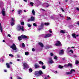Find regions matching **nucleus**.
I'll list each match as a JSON object with an SVG mask.
<instances>
[{
	"label": "nucleus",
	"instance_id": "nucleus-1",
	"mask_svg": "<svg viewBox=\"0 0 79 79\" xmlns=\"http://www.w3.org/2000/svg\"><path fill=\"white\" fill-rule=\"evenodd\" d=\"M16 29L18 31H20L21 30L23 32L24 31V27H21V26L20 25L18 26Z\"/></svg>",
	"mask_w": 79,
	"mask_h": 79
},
{
	"label": "nucleus",
	"instance_id": "nucleus-2",
	"mask_svg": "<svg viewBox=\"0 0 79 79\" xmlns=\"http://www.w3.org/2000/svg\"><path fill=\"white\" fill-rule=\"evenodd\" d=\"M10 47L11 48H12V49H13V50H16L17 49L16 45H15V44L14 43Z\"/></svg>",
	"mask_w": 79,
	"mask_h": 79
},
{
	"label": "nucleus",
	"instance_id": "nucleus-3",
	"mask_svg": "<svg viewBox=\"0 0 79 79\" xmlns=\"http://www.w3.org/2000/svg\"><path fill=\"white\" fill-rule=\"evenodd\" d=\"M57 43H56L55 44V45L56 46H61L62 45H61V42H60L59 41H57Z\"/></svg>",
	"mask_w": 79,
	"mask_h": 79
},
{
	"label": "nucleus",
	"instance_id": "nucleus-4",
	"mask_svg": "<svg viewBox=\"0 0 79 79\" xmlns=\"http://www.w3.org/2000/svg\"><path fill=\"white\" fill-rule=\"evenodd\" d=\"M5 10V9L3 8L2 9V11H1L2 15L3 16H5L6 15Z\"/></svg>",
	"mask_w": 79,
	"mask_h": 79
},
{
	"label": "nucleus",
	"instance_id": "nucleus-5",
	"mask_svg": "<svg viewBox=\"0 0 79 79\" xmlns=\"http://www.w3.org/2000/svg\"><path fill=\"white\" fill-rule=\"evenodd\" d=\"M50 36H52V34L50 33L47 34L44 36V38H47V37H49Z\"/></svg>",
	"mask_w": 79,
	"mask_h": 79
},
{
	"label": "nucleus",
	"instance_id": "nucleus-6",
	"mask_svg": "<svg viewBox=\"0 0 79 79\" xmlns=\"http://www.w3.org/2000/svg\"><path fill=\"white\" fill-rule=\"evenodd\" d=\"M35 20V19L33 16L31 17V19H28V21H34Z\"/></svg>",
	"mask_w": 79,
	"mask_h": 79
},
{
	"label": "nucleus",
	"instance_id": "nucleus-7",
	"mask_svg": "<svg viewBox=\"0 0 79 79\" xmlns=\"http://www.w3.org/2000/svg\"><path fill=\"white\" fill-rule=\"evenodd\" d=\"M23 66L24 67L23 68V69H25V68H27V66H28L27 64L26 63H23Z\"/></svg>",
	"mask_w": 79,
	"mask_h": 79
},
{
	"label": "nucleus",
	"instance_id": "nucleus-8",
	"mask_svg": "<svg viewBox=\"0 0 79 79\" xmlns=\"http://www.w3.org/2000/svg\"><path fill=\"white\" fill-rule=\"evenodd\" d=\"M64 66H67V67H69V66L70 67H72L73 66V64H72L69 63L67 65L66 64H65L64 65Z\"/></svg>",
	"mask_w": 79,
	"mask_h": 79
},
{
	"label": "nucleus",
	"instance_id": "nucleus-9",
	"mask_svg": "<svg viewBox=\"0 0 79 79\" xmlns=\"http://www.w3.org/2000/svg\"><path fill=\"white\" fill-rule=\"evenodd\" d=\"M21 37L22 39H27V37L26 35H21Z\"/></svg>",
	"mask_w": 79,
	"mask_h": 79
},
{
	"label": "nucleus",
	"instance_id": "nucleus-10",
	"mask_svg": "<svg viewBox=\"0 0 79 79\" xmlns=\"http://www.w3.org/2000/svg\"><path fill=\"white\" fill-rule=\"evenodd\" d=\"M63 53H64V51H63V50H61L59 52V55H63Z\"/></svg>",
	"mask_w": 79,
	"mask_h": 79
},
{
	"label": "nucleus",
	"instance_id": "nucleus-11",
	"mask_svg": "<svg viewBox=\"0 0 79 79\" xmlns=\"http://www.w3.org/2000/svg\"><path fill=\"white\" fill-rule=\"evenodd\" d=\"M38 44L39 45H40L41 47H42V48H43V47H44V44H42V43L39 42L38 43Z\"/></svg>",
	"mask_w": 79,
	"mask_h": 79
},
{
	"label": "nucleus",
	"instance_id": "nucleus-12",
	"mask_svg": "<svg viewBox=\"0 0 79 79\" xmlns=\"http://www.w3.org/2000/svg\"><path fill=\"white\" fill-rule=\"evenodd\" d=\"M34 66L35 68H37L40 67V66H39V65L38 64L37 65V64H35Z\"/></svg>",
	"mask_w": 79,
	"mask_h": 79
},
{
	"label": "nucleus",
	"instance_id": "nucleus-13",
	"mask_svg": "<svg viewBox=\"0 0 79 79\" xmlns=\"http://www.w3.org/2000/svg\"><path fill=\"white\" fill-rule=\"evenodd\" d=\"M6 65L7 68H10L11 67V65L9 64L8 63H6Z\"/></svg>",
	"mask_w": 79,
	"mask_h": 79
},
{
	"label": "nucleus",
	"instance_id": "nucleus-14",
	"mask_svg": "<svg viewBox=\"0 0 79 79\" xmlns=\"http://www.w3.org/2000/svg\"><path fill=\"white\" fill-rule=\"evenodd\" d=\"M76 34L73 33L72 35V36L73 37V38L74 39H76Z\"/></svg>",
	"mask_w": 79,
	"mask_h": 79
},
{
	"label": "nucleus",
	"instance_id": "nucleus-15",
	"mask_svg": "<svg viewBox=\"0 0 79 79\" xmlns=\"http://www.w3.org/2000/svg\"><path fill=\"white\" fill-rule=\"evenodd\" d=\"M0 28L1 32H3V29L2 28V27L1 23H0Z\"/></svg>",
	"mask_w": 79,
	"mask_h": 79
},
{
	"label": "nucleus",
	"instance_id": "nucleus-16",
	"mask_svg": "<svg viewBox=\"0 0 79 79\" xmlns=\"http://www.w3.org/2000/svg\"><path fill=\"white\" fill-rule=\"evenodd\" d=\"M22 37H21V36H19L18 37V39L19 41H21V40H22Z\"/></svg>",
	"mask_w": 79,
	"mask_h": 79
},
{
	"label": "nucleus",
	"instance_id": "nucleus-17",
	"mask_svg": "<svg viewBox=\"0 0 79 79\" xmlns=\"http://www.w3.org/2000/svg\"><path fill=\"white\" fill-rule=\"evenodd\" d=\"M38 74H40V75H42V74H43V72H42V71L40 70L38 72Z\"/></svg>",
	"mask_w": 79,
	"mask_h": 79
},
{
	"label": "nucleus",
	"instance_id": "nucleus-18",
	"mask_svg": "<svg viewBox=\"0 0 79 79\" xmlns=\"http://www.w3.org/2000/svg\"><path fill=\"white\" fill-rule=\"evenodd\" d=\"M44 23H41L40 26V27L44 29Z\"/></svg>",
	"mask_w": 79,
	"mask_h": 79
},
{
	"label": "nucleus",
	"instance_id": "nucleus-19",
	"mask_svg": "<svg viewBox=\"0 0 79 79\" xmlns=\"http://www.w3.org/2000/svg\"><path fill=\"white\" fill-rule=\"evenodd\" d=\"M49 62L50 64H52V63H53V60H52V59H51V60L49 61Z\"/></svg>",
	"mask_w": 79,
	"mask_h": 79
},
{
	"label": "nucleus",
	"instance_id": "nucleus-20",
	"mask_svg": "<svg viewBox=\"0 0 79 79\" xmlns=\"http://www.w3.org/2000/svg\"><path fill=\"white\" fill-rule=\"evenodd\" d=\"M10 23L11 24V26H13L15 25V23L13 22Z\"/></svg>",
	"mask_w": 79,
	"mask_h": 79
},
{
	"label": "nucleus",
	"instance_id": "nucleus-21",
	"mask_svg": "<svg viewBox=\"0 0 79 79\" xmlns=\"http://www.w3.org/2000/svg\"><path fill=\"white\" fill-rule=\"evenodd\" d=\"M32 13L33 15H35V11H34V10H33L32 11Z\"/></svg>",
	"mask_w": 79,
	"mask_h": 79
},
{
	"label": "nucleus",
	"instance_id": "nucleus-22",
	"mask_svg": "<svg viewBox=\"0 0 79 79\" xmlns=\"http://www.w3.org/2000/svg\"><path fill=\"white\" fill-rule=\"evenodd\" d=\"M11 22H15V19H14V18H12L11 19Z\"/></svg>",
	"mask_w": 79,
	"mask_h": 79
},
{
	"label": "nucleus",
	"instance_id": "nucleus-23",
	"mask_svg": "<svg viewBox=\"0 0 79 79\" xmlns=\"http://www.w3.org/2000/svg\"><path fill=\"white\" fill-rule=\"evenodd\" d=\"M60 33H61L62 34H64L65 33V31L63 30H61L60 31Z\"/></svg>",
	"mask_w": 79,
	"mask_h": 79
},
{
	"label": "nucleus",
	"instance_id": "nucleus-24",
	"mask_svg": "<svg viewBox=\"0 0 79 79\" xmlns=\"http://www.w3.org/2000/svg\"><path fill=\"white\" fill-rule=\"evenodd\" d=\"M39 64H41L42 65H44V62H42L41 61H40L39 62Z\"/></svg>",
	"mask_w": 79,
	"mask_h": 79
},
{
	"label": "nucleus",
	"instance_id": "nucleus-25",
	"mask_svg": "<svg viewBox=\"0 0 79 79\" xmlns=\"http://www.w3.org/2000/svg\"><path fill=\"white\" fill-rule=\"evenodd\" d=\"M59 68H60V69H62L63 68V66H61L60 65H59L58 66Z\"/></svg>",
	"mask_w": 79,
	"mask_h": 79
},
{
	"label": "nucleus",
	"instance_id": "nucleus-26",
	"mask_svg": "<svg viewBox=\"0 0 79 79\" xmlns=\"http://www.w3.org/2000/svg\"><path fill=\"white\" fill-rule=\"evenodd\" d=\"M50 23H45L44 24L45 26H48Z\"/></svg>",
	"mask_w": 79,
	"mask_h": 79
},
{
	"label": "nucleus",
	"instance_id": "nucleus-27",
	"mask_svg": "<svg viewBox=\"0 0 79 79\" xmlns=\"http://www.w3.org/2000/svg\"><path fill=\"white\" fill-rule=\"evenodd\" d=\"M22 13V10H20L18 11V14H20Z\"/></svg>",
	"mask_w": 79,
	"mask_h": 79
},
{
	"label": "nucleus",
	"instance_id": "nucleus-28",
	"mask_svg": "<svg viewBox=\"0 0 79 79\" xmlns=\"http://www.w3.org/2000/svg\"><path fill=\"white\" fill-rule=\"evenodd\" d=\"M25 55L27 56V55H29V52H25Z\"/></svg>",
	"mask_w": 79,
	"mask_h": 79
},
{
	"label": "nucleus",
	"instance_id": "nucleus-29",
	"mask_svg": "<svg viewBox=\"0 0 79 79\" xmlns=\"http://www.w3.org/2000/svg\"><path fill=\"white\" fill-rule=\"evenodd\" d=\"M66 74H68V75L69 74H72V72H67L66 73Z\"/></svg>",
	"mask_w": 79,
	"mask_h": 79
},
{
	"label": "nucleus",
	"instance_id": "nucleus-30",
	"mask_svg": "<svg viewBox=\"0 0 79 79\" xmlns=\"http://www.w3.org/2000/svg\"><path fill=\"white\" fill-rule=\"evenodd\" d=\"M30 4L31 5V6H33L34 3H33L32 2H30Z\"/></svg>",
	"mask_w": 79,
	"mask_h": 79
},
{
	"label": "nucleus",
	"instance_id": "nucleus-31",
	"mask_svg": "<svg viewBox=\"0 0 79 79\" xmlns=\"http://www.w3.org/2000/svg\"><path fill=\"white\" fill-rule=\"evenodd\" d=\"M75 64H79V61L78 60H76Z\"/></svg>",
	"mask_w": 79,
	"mask_h": 79
},
{
	"label": "nucleus",
	"instance_id": "nucleus-32",
	"mask_svg": "<svg viewBox=\"0 0 79 79\" xmlns=\"http://www.w3.org/2000/svg\"><path fill=\"white\" fill-rule=\"evenodd\" d=\"M21 24L22 25V26L24 25V22H21Z\"/></svg>",
	"mask_w": 79,
	"mask_h": 79
},
{
	"label": "nucleus",
	"instance_id": "nucleus-33",
	"mask_svg": "<svg viewBox=\"0 0 79 79\" xmlns=\"http://www.w3.org/2000/svg\"><path fill=\"white\" fill-rule=\"evenodd\" d=\"M73 71L74 72H76V71L74 69H71V70L70 71V72H73Z\"/></svg>",
	"mask_w": 79,
	"mask_h": 79
},
{
	"label": "nucleus",
	"instance_id": "nucleus-34",
	"mask_svg": "<svg viewBox=\"0 0 79 79\" xmlns=\"http://www.w3.org/2000/svg\"><path fill=\"white\" fill-rule=\"evenodd\" d=\"M34 74L35 76H38V75H39V73L37 72H35L34 73Z\"/></svg>",
	"mask_w": 79,
	"mask_h": 79
},
{
	"label": "nucleus",
	"instance_id": "nucleus-35",
	"mask_svg": "<svg viewBox=\"0 0 79 79\" xmlns=\"http://www.w3.org/2000/svg\"><path fill=\"white\" fill-rule=\"evenodd\" d=\"M22 47H23L24 48L25 47V44L24 43H23L22 44Z\"/></svg>",
	"mask_w": 79,
	"mask_h": 79
},
{
	"label": "nucleus",
	"instance_id": "nucleus-36",
	"mask_svg": "<svg viewBox=\"0 0 79 79\" xmlns=\"http://www.w3.org/2000/svg\"><path fill=\"white\" fill-rule=\"evenodd\" d=\"M10 56H11V57H14V56H13V55H12L11 54H10L9 55Z\"/></svg>",
	"mask_w": 79,
	"mask_h": 79
},
{
	"label": "nucleus",
	"instance_id": "nucleus-37",
	"mask_svg": "<svg viewBox=\"0 0 79 79\" xmlns=\"http://www.w3.org/2000/svg\"><path fill=\"white\" fill-rule=\"evenodd\" d=\"M42 69H45V65H44L42 66Z\"/></svg>",
	"mask_w": 79,
	"mask_h": 79
},
{
	"label": "nucleus",
	"instance_id": "nucleus-38",
	"mask_svg": "<svg viewBox=\"0 0 79 79\" xmlns=\"http://www.w3.org/2000/svg\"><path fill=\"white\" fill-rule=\"evenodd\" d=\"M29 71L31 72V73H32L33 71L32 69L31 68L30 69H29Z\"/></svg>",
	"mask_w": 79,
	"mask_h": 79
},
{
	"label": "nucleus",
	"instance_id": "nucleus-39",
	"mask_svg": "<svg viewBox=\"0 0 79 79\" xmlns=\"http://www.w3.org/2000/svg\"><path fill=\"white\" fill-rule=\"evenodd\" d=\"M33 25L34 26H35V27L37 26V24L35 23H34L33 24Z\"/></svg>",
	"mask_w": 79,
	"mask_h": 79
},
{
	"label": "nucleus",
	"instance_id": "nucleus-40",
	"mask_svg": "<svg viewBox=\"0 0 79 79\" xmlns=\"http://www.w3.org/2000/svg\"><path fill=\"white\" fill-rule=\"evenodd\" d=\"M42 29H43V28L41 27V28H38V30L39 31H40V30H42Z\"/></svg>",
	"mask_w": 79,
	"mask_h": 79
},
{
	"label": "nucleus",
	"instance_id": "nucleus-41",
	"mask_svg": "<svg viewBox=\"0 0 79 79\" xmlns=\"http://www.w3.org/2000/svg\"><path fill=\"white\" fill-rule=\"evenodd\" d=\"M70 52L73 53V52H74V51H73L72 50H70V51H69V52Z\"/></svg>",
	"mask_w": 79,
	"mask_h": 79
},
{
	"label": "nucleus",
	"instance_id": "nucleus-42",
	"mask_svg": "<svg viewBox=\"0 0 79 79\" xmlns=\"http://www.w3.org/2000/svg\"><path fill=\"white\" fill-rule=\"evenodd\" d=\"M61 9L60 10H62V11L63 12H64V10H63V9L61 7L60 8Z\"/></svg>",
	"mask_w": 79,
	"mask_h": 79
},
{
	"label": "nucleus",
	"instance_id": "nucleus-43",
	"mask_svg": "<svg viewBox=\"0 0 79 79\" xmlns=\"http://www.w3.org/2000/svg\"><path fill=\"white\" fill-rule=\"evenodd\" d=\"M62 61H65V60H66V58H65V57L62 58Z\"/></svg>",
	"mask_w": 79,
	"mask_h": 79
},
{
	"label": "nucleus",
	"instance_id": "nucleus-44",
	"mask_svg": "<svg viewBox=\"0 0 79 79\" xmlns=\"http://www.w3.org/2000/svg\"><path fill=\"white\" fill-rule=\"evenodd\" d=\"M27 26L28 27H31V25L30 24H28Z\"/></svg>",
	"mask_w": 79,
	"mask_h": 79
},
{
	"label": "nucleus",
	"instance_id": "nucleus-45",
	"mask_svg": "<svg viewBox=\"0 0 79 79\" xmlns=\"http://www.w3.org/2000/svg\"><path fill=\"white\" fill-rule=\"evenodd\" d=\"M54 58L55 60H57V56H54Z\"/></svg>",
	"mask_w": 79,
	"mask_h": 79
},
{
	"label": "nucleus",
	"instance_id": "nucleus-46",
	"mask_svg": "<svg viewBox=\"0 0 79 79\" xmlns=\"http://www.w3.org/2000/svg\"><path fill=\"white\" fill-rule=\"evenodd\" d=\"M50 55H51V56H53V54L52 53H51Z\"/></svg>",
	"mask_w": 79,
	"mask_h": 79
},
{
	"label": "nucleus",
	"instance_id": "nucleus-47",
	"mask_svg": "<svg viewBox=\"0 0 79 79\" xmlns=\"http://www.w3.org/2000/svg\"><path fill=\"white\" fill-rule=\"evenodd\" d=\"M32 51H33V52L35 51V49L33 48L32 49Z\"/></svg>",
	"mask_w": 79,
	"mask_h": 79
},
{
	"label": "nucleus",
	"instance_id": "nucleus-48",
	"mask_svg": "<svg viewBox=\"0 0 79 79\" xmlns=\"http://www.w3.org/2000/svg\"><path fill=\"white\" fill-rule=\"evenodd\" d=\"M68 19H71L70 17H67Z\"/></svg>",
	"mask_w": 79,
	"mask_h": 79
},
{
	"label": "nucleus",
	"instance_id": "nucleus-49",
	"mask_svg": "<svg viewBox=\"0 0 79 79\" xmlns=\"http://www.w3.org/2000/svg\"><path fill=\"white\" fill-rule=\"evenodd\" d=\"M8 36L9 37H11V35L10 34H8Z\"/></svg>",
	"mask_w": 79,
	"mask_h": 79
},
{
	"label": "nucleus",
	"instance_id": "nucleus-50",
	"mask_svg": "<svg viewBox=\"0 0 79 79\" xmlns=\"http://www.w3.org/2000/svg\"><path fill=\"white\" fill-rule=\"evenodd\" d=\"M49 6L50 5L49 4H48V5L46 6V7L47 8L48 7V6Z\"/></svg>",
	"mask_w": 79,
	"mask_h": 79
},
{
	"label": "nucleus",
	"instance_id": "nucleus-51",
	"mask_svg": "<svg viewBox=\"0 0 79 79\" xmlns=\"http://www.w3.org/2000/svg\"><path fill=\"white\" fill-rule=\"evenodd\" d=\"M17 79H22V78H21V77H18Z\"/></svg>",
	"mask_w": 79,
	"mask_h": 79
},
{
	"label": "nucleus",
	"instance_id": "nucleus-52",
	"mask_svg": "<svg viewBox=\"0 0 79 79\" xmlns=\"http://www.w3.org/2000/svg\"><path fill=\"white\" fill-rule=\"evenodd\" d=\"M4 71L5 72V73H6V72H7V70H6V69H5L4 70Z\"/></svg>",
	"mask_w": 79,
	"mask_h": 79
},
{
	"label": "nucleus",
	"instance_id": "nucleus-53",
	"mask_svg": "<svg viewBox=\"0 0 79 79\" xmlns=\"http://www.w3.org/2000/svg\"><path fill=\"white\" fill-rule=\"evenodd\" d=\"M77 10L78 11H79V9L78 8V7H77Z\"/></svg>",
	"mask_w": 79,
	"mask_h": 79
},
{
	"label": "nucleus",
	"instance_id": "nucleus-54",
	"mask_svg": "<svg viewBox=\"0 0 79 79\" xmlns=\"http://www.w3.org/2000/svg\"><path fill=\"white\" fill-rule=\"evenodd\" d=\"M49 32L50 33H52V31L51 30H49Z\"/></svg>",
	"mask_w": 79,
	"mask_h": 79
},
{
	"label": "nucleus",
	"instance_id": "nucleus-55",
	"mask_svg": "<svg viewBox=\"0 0 79 79\" xmlns=\"http://www.w3.org/2000/svg\"><path fill=\"white\" fill-rule=\"evenodd\" d=\"M23 0V1H24V2H27V0Z\"/></svg>",
	"mask_w": 79,
	"mask_h": 79
},
{
	"label": "nucleus",
	"instance_id": "nucleus-56",
	"mask_svg": "<svg viewBox=\"0 0 79 79\" xmlns=\"http://www.w3.org/2000/svg\"><path fill=\"white\" fill-rule=\"evenodd\" d=\"M41 10H42V11H45V10L44 9H42Z\"/></svg>",
	"mask_w": 79,
	"mask_h": 79
},
{
	"label": "nucleus",
	"instance_id": "nucleus-57",
	"mask_svg": "<svg viewBox=\"0 0 79 79\" xmlns=\"http://www.w3.org/2000/svg\"><path fill=\"white\" fill-rule=\"evenodd\" d=\"M73 56L74 57H77V56L76 55H74Z\"/></svg>",
	"mask_w": 79,
	"mask_h": 79
},
{
	"label": "nucleus",
	"instance_id": "nucleus-58",
	"mask_svg": "<svg viewBox=\"0 0 79 79\" xmlns=\"http://www.w3.org/2000/svg\"><path fill=\"white\" fill-rule=\"evenodd\" d=\"M2 41L3 42H5V40H3Z\"/></svg>",
	"mask_w": 79,
	"mask_h": 79
},
{
	"label": "nucleus",
	"instance_id": "nucleus-59",
	"mask_svg": "<svg viewBox=\"0 0 79 79\" xmlns=\"http://www.w3.org/2000/svg\"><path fill=\"white\" fill-rule=\"evenodd\" d=\"M10 64H13V63H12V62H10Z\"/></svg>",
	"mask_w": 79,
	"mask_h": 79
},
{
	"label": "nucleus",
	"instance_id": "nucleus-60",
	"mask_svg": "<svg viewBox=\"0 0 79 79\" xmlns=\"http://www.w3.org/2000/svg\"><path fill=\"white\" fill-rule=\"evenodd\" d=\"M71 48H74V47H72Z\"/></svg>",
	"mask_w": 79,
	"mask_h": 79
},
{
	"label": "nucleus",
	"instance_id": "nucleus-61",
	"mask_svg": "<svg viewBox=\"0 0 79 79\" xmlns=\"http://www.w3.org/2000/svg\"><path fill=\"white\" fill-rule=\"evenodd\" d=\"M17 61H19L20 60V59H17Z\"/></svg>",
	"mask_w": 79,
	"mask_h": 79
},
{
	"label": "nucleus",
	"instance_id": "nucleus-62",
	"mask_svg": "<svg viewBox=\"0 0 79 79\" xmlns=\"http://www.w3.org/2000/svg\"><path fill=\"white\" fill-rule=\"evenodd\" d=\"M76 36L77 37H79V35H77Z\"/></svg>",
	"mask_w": 79,
	"mask_h": 79
},
{
	"label": "nucleus",
	"instance_id": "nucleus-63",
	"mask_svg": "<svg viewBox=\"0 0 79 79\" xmlns=\"http://www.w3.org/2000/svg\"><path fill=\"white\" fill-rule=\"evenodd\" d=\"M65 2H68V0H65Z\"/></svg>",
	"mask_w": 79,
	"mask_h": 79
},
{
	"label": "nucleus",
	"instance_id": "nucleus-64",
	"mask_svg": "<svg viewBox=\"0 0 79 79\" xmlns=\"http://www.w3.org/2000/svg\"><path fill=\"white\" fill-rule=\"evenodd\" d=\"M44 79H47V77H45Z\"/></svg>",
	"mask_w": 79,
	"mask_h": 79
}]
</instances>
